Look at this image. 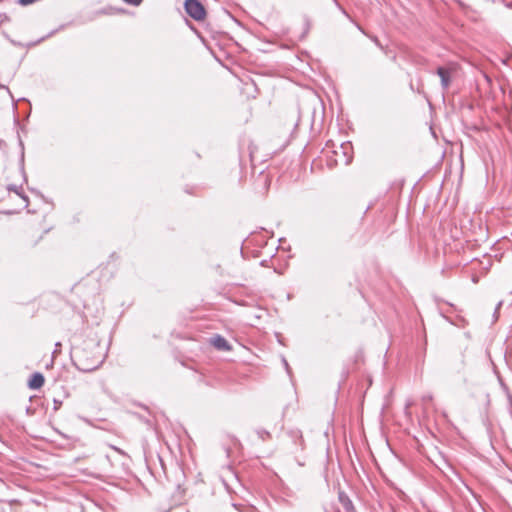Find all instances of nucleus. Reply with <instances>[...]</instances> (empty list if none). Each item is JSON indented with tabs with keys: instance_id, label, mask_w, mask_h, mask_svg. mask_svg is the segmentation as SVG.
Instances as JSON below:
<instances>
[{
	"instance_id": "nucleus-1",
	"label": "nucleus",
	"mask_w": 512,
	"mask_h": 512,
	"mask_svg": "<svg viewBox=\"0 0 512 512\" xmlns=\"http://www.w3.org/2000/svg\"><path fill=\"white\" fill-rule=\"evenodd\" d=\"M71 359L79 371L92 372L102 365L105 354L98 342L88 339L84 340L81 345L72 347Z\"/></svg>"
},
{
	"instance_id": "nucleus-2",
	"label": "nucleus",
	"mask_w": 512,
	"mask_h": 512,
	"mask_svg": "<svg viewBox=\"0 0 512 512\" xmlns=\"http://www.w3.org/2000/svg\"><path fill=\"white\" fill-rule=\"evenodd\" d=\"M184 8L186 13L196 21H201L206 16L205 8L199 0H186Z\"/></svg>"
},
{
	"instance_id": "nucleus-3",
	"label": "nucleus",
	"mask_w": 512,
	"mask_h": 512,
	"mask_svg": "<svg viewBox=\"0 0 512 512\" xmlns=\"http://www.w3.org/2000/svg\"><path fill=\"white\" fill-rule=\"evenodd\" d=\"M436 73L440 77L442 89L447 90L451 83V70L440 66L437 68Z\"/></svg>"
},
{
	"instance_id": "nucleus-4",
	"label": "nucleus",
	"mask_w": 512,
	"mask_h": 512,
	"mask_svg": "<svg viewBox=\"0 0 512 512\" xmlns=\"http://www.w3.org/2000/svg\"><path fill=\"white\" fill-rule=\"evenodd\" d=\"M211 344L218 350L221 351H229L231 350V346L229 345L228 341L222 337L221 335H214L210 339Z\"/></svg>"
},
{
	"instance_id": "nucleus-5",
	"label": "nucleus",
	"mask_w": 512,
	"mask_h": 512,
	"mask_svg": "<svg viewBox=\"0 0 512 512\" xmlns=\"http://www.w3.org/2000/svg\"><path fill=\"white\" fill-rule=\"evenodd\" d=\"M338 499L344 509V512H356L351 499L344 491H339Z\"/></svg>"
},
{
	"instance_id": "nucleus-6",
	"label": "nucleus",
	"mask_w": 512,
	"mask_h": 512,
	"mask_svg": "<svg viewBox=\"0 0 512 512\" xmlns=\"http://www.w3.org/2000/svg\"><path fill=\"white\" fill-rule=\"evenodd\" d=\"M44 381V376L39 372H35L32 374L28 386L31 389H39L44 385Z\"/></svg>"
},
{
	"instance_id": "nucleus-7",
	"label": "nucleus",
	"mask_w": 512,
	"mask_h": 512,
	"mask_svg": "<svg viewBox=\"0 0 512 512\" xmlns=\"http://www.w3.org/2000/svg\"><path fill=\"white\" fill-rule=\"evenodd\" d=\"M256 434L258 435V437L265 441L267 439H269L271 437V434L270 432H268L267 430L263 429V428H259L256 430Z\"/></svg>"
},
{
	"instance_id": "nucleus-8",
	"label": "nucleus",
	"mask_w": 512,
	"mask_h": 512,
	"mask_svg": "<svg viewBox=\"0 0 512 512\" xmlns=\"http://www.w3.org/2000/svg\"><path fill=\"white\" fill-rule=\"evenodd\" d=\"M289 433L293 439L298 438L302 441V434L300 430H291Z\"/></svg>"
},
{
	"instance_id": "nucleus-9",
	"label": "nucleus",
	"mask_w": 512,
	"mask_h": 512,
	"mask_svg": "<svg viewBox=\"0 0 512 512\" xmlns=\"http://www.w3.org/2000/svg\"><path fill=\"white\" fill-rule=\"evenodd\" d=\"M19 189H20V188H18V187H16V186H11V187L9 188V190L14 191V192H15V193H17L18 195H20V196L22 197V199H23V200H25L26 202H28V197H27V196H25V195L20 194Z\"/></svg>"
},
{
	"instance_id": "nucleus-10",
	"label": "nucleus",
	"mask_w": 512,
	"mask_h": 512,
	"mask_svg": "<svg viewBox=\"0 0 512 512\" xmlns=\"http://www.w3.org/2000/svg\"><path fill=\"white\" fill-rule=\"evenodd\" d=\"M125 3L133 6H139L143 0H123Z\"/></svg>"
},
{
	"instance_id": "nucleus-11",
	"label": "nucleus",
	"mask_w": 512,
	"mask_h": 512,
	"mask_svg": "<svg viewBox=\"0 0 512 512\" xmlns=\"http://www.w3.org/2000/svg\"><path fill=\"white\" fill-rule=\"evenodd\" d=\"M370 39L380 48V49H383V46L382 44L380 43V41L378 40V38L376 36H370Z\"/></svg>"
},
{
	"instance_id": "nucleus-12",
	"label": "nucleus",
	"mask_w": 512,
	"mask_h": 512,
	"mask_svg": "<svg viewBox=\"0 0 512 512\" xmlns=\"http://www.w3.org/2000/svg\"><path fill=\"white\" fill-rule=\"evenodd\" d=\"M20 146L22 148V150L24 149V145H23V142L20 140ZM24 163V152L22 151V156H21V164L23 165ZM22 170L24 171V168L22 167Z\"/></svg>"
},
{
	"instance_id": "nucleus-13",
	"label": "nucleus",
	"mask_w": 512,
	"mask_h": 512,
	"mask_svg": "<svg viewBox=\"0 0 512 512\" xmlns=\"http://www.w3.org/2000/svg\"><path fill=\"white\" fill-rule=\"evenodd\" d=\"M0 88H4V89H6L7 93H8V94L10 95V97L13 99V95H12V93L10 92V90H9L6 86H4V85H0Z\"/></svg>"
},
{
	"instance_id": "nucleus-14",
	"label": "nucleus",
	"mask_w": 512,
	"mask_h": 512,
	"mask_svg": "<svg viewBox=\"0 0 512 512\" xmlns=\"http://www.w3.org/2000/svg\"><path fill=\"white\" fill-rule=\"evenodd\" d=\"M283 363H284V366H285L287 372L289 373L290 368H289V365H288V362L286 361V359H283Z\"/></svg>"
},
{
	"instance_id": "nucleus-15",
	"label": "nucleus",
	"mask_w": 512,
	"mask_h": 512,
	"mask_svg": "<svg viewBox=\"0 0 512 512\" xmlns=\"http://www.w3.org/2000/svg\"><path fill=\"white\" fill-rule=\"evenodd\" d=\"M423 400H424V401H431V400H432V396H431V395L424 396V397H423Z\"/></svg>"
},
{
	"instance_id": "nucleus-16",
	"label": "nucleus",
	"mask_w": 512,
	"mask_h": 512,
	"mask_svg": "<svg viewBox=\"0 0 512 512\" xmlns=\"http://www.w3.org/2000/svg\"><path fill=\"white\" fill-rule=\"evenodd\" d=\"M54 403H55V409H57V408H58V405H60V404H61V402H57L56 400L54 401Z\"/></svg>"
},
{
	"instance_id": "nucleus-17",
	"label": "nucleus",
	"mask_w": 512,
	"mask_h": 512,
	"mask_svg": "<svg viewBox=\"0 0 512 512\" xmlns=\"http://www.w3.org/2000/svg\"><path fill=\"white\" fill-rule=\"evenodd\" d=\"M508 8H512V2H508L505 4Z\"/></svg>"
},
{
	"instance_id": "nucleus-18",
	"label": "nucleus",
	"mask_w": 512,
	"mask_h": 512,
	"mask_svg": "<svg viewBox=\"0 0 512 512\" xmlns=\"http://www.w3.org/2000/svg\"><path fill=\"white\" fill-rule=\"evenodd\" d=\"M500 306H501V302H500V303H498V305H497V307H496V310H495V313H497V311L499 310Z\"/></svg>"
},
{
	"instance_id": "nucleus-19",
	"label": "nucleus",
	"mask_w": 512,
	"mask_h": 512,
	"mask_svg": "<svg viewBox=\"0 0 512 512\" xmlns=\"http://www.w3.org/2000/svg\"><path fill=\"white\" fill-rule=\"evenodd\" d=\"M61 344L59 342L56 343V348H59Z\"/></svg>"
}]
</instances>
